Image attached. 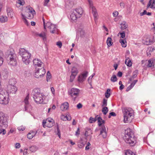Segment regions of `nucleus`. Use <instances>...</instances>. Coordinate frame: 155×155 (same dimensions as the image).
<instances>
[{"label":"nucleus","mask_w":155,"mask_h":155,"mask_svg":"<svg viewBox=\"0 0 155 155\" xmlns=\"http://www.w3.org/2000/svg\"><path fill=\"white\" fill-rule=\"evenodd\" d=\"M5 57L7 58L8 64L11 67H14L17 64V56L13 49L7 51L5 54Z\"/></svg>","instance_id":"f257e3e1"},{"label":"nucleus","mask_w":155,"mask_h":155,"mask_svg":"<svg viewBox=\"0 0 155 155\" xmlns=\"http://www.w3.org/2000/svg\"><path fill=\"white\" fill-rule=\"evenodd\" d=\"M124 139L126 143L129 144L131 146H134L136 143V138L130 128H128L125 130Z\"/></svg>","instance_id":"f03ea898"},{"label":"nucleus","mask_w":155,"mask_h":155,"mask_svg":"<svg viewBox=\"0 0 155 155\" xmlns=\"http://www.w3.org/2000/svg\"><path fill=\"white\" fill-rule=\"evenodd\" d=\"M32 95L35 101L37 103H45L44 99L45 96L41 93L40 90L38 88H36L34 89L32 92Z\"/></svg>","instance_id":"7ed1b4c3"},{"label":"nucleus","mask_w":155,"mask_h":155,"mask_svg":"<svg viewBox=\"0 0 155 155\" xmlns=\"http://www.w3.org/2000/svg\"><path fill=\"white\" fill-rule=\"evenodd\" d=\"M84 11L81 8H78L71 11L70 18L74 21H76L78 18H81L84 14Z\"/></svg>","instance_id":"20e7f679"},{"label":"nucleus","mask_w":155,"mask_h":155,"mask_svg":"<svg viewBox=\"0 0 155 155\" xmlns=\"http://www.w3.org/2000/svg\"><path fill=\"white\" fill-rule=\"evenodd\" d=\"M19 54L22 58V60L26 64H28L31 61V54L24 48H21L19 52Z\"/></svg>","instance_id":"39448f33"},{"label":"nucleus","mask_w":155,"mask_h":155,"mask_svg":"<svg viewBox=\"0 0 155 155\" xmlns=\"http://www.w3.org/2000/svg\"><path fill=\"white\" fill-rule=\"evenodd\" d=\"M124 114V122L125 123L130 122L132 120V111L130 108H124L123 110Z\"/></svg>","instance_id":"423d86ee"},{"label":"nucleus","mask_w":155,"mask_h":155,"mask_svg":"<svg viewBox=\"0 0 155 155\" xmlns=\"http://www.w3.org/2000/svg\"><path fill=\"white\" fill-rule=\"evenodd\" d=\"M8 119L5 114L0 111V128H6L8 126Z\"/></svg>","instance_id":"0eeeda50"},{"label":"nucleus","mask_w":155,"mask_h":155,"mask_svg":"<svg viewBox=\"0 0 155 155\" xmlns=\"http://www.w3.org/2000/svg\"><path fill=\"white\" fill-rule=\"evenodd\" d=\"M90 7L92 10V13L94 17L95 22L97 21L98 15L97 9L94 6L93 2L91 0H88Z\"/></svg>","instance_id":"6e6552de"},{"label":"nucleus","mask_w":155,"mask_h":155,"mask_svg":"<svg viewBox=\"0 0 155 155\" xmlns=\"http://www.w3.org/2000/svg\"><path fill=\"white\" fill-rule=\"evenodd\" d=\"M80 90L75 88H73L71 89L68 91V93L72 97L73 100L75 101L76 98L79 95Z\"/></svg>","instance_id":"1a4fd4ad"},{"label":"nucleus","mask_w":155,"mask_h":155,"mask_svg":"<svg viewBox=\"0 0 155 155\" xmlns=\"http://www.w3.org/2000/svg\"><path fill=\"white\" fill-rule=\"evenodd\" d=\"M41 68H38L35 71V77L37 78H40L43 77L46 73V70L44 66H42Z\"/></svg>","instance_id":"9d476101"},{"label":"nucleus","mask_w":155,"mask_h":155,"mask_svg":"<svg viewBox=\"0 0 155 155\" xmlns=\"http://www.w3.org/2000/svg\"><path fill=\"white\" fill-rule=\"evenodd\" d=\"M29 95L28 94L25 98L23 103L24 104V110L27 112H30L32 110V107L29 103Z\"/></svg>","instance_id":"9b49d317"},{"label":"nucleus","mask_w":155,"mask_h":155,"mask_svg":"<svg viewBox=\"0 0 155 155\" xmlns=\"http://www.w3.org/2000/svg\"><path fill=\"white\" fill-rule=\"evenodd\" d=\"M26 12L28 14L26 15L27 16V18L31 19L33 18L34 15L35 14V12L33 9L29 6L27 7Z\"/></svg>","instance_id":"f8f14e48"},{"label":"nucleus","mask_w":155,"mask_h":155,"mask_svg":"<svg viewBox=\"0 0 155 155\" xmlns=\"http://www.w3.org/2000/svg\"><path fill=\"white\" fill-rule=\"evenodd\" d=\"M46 26L47 27L50 29L51 33H54L57 31V28L56 25L50 22H47L46 23Z\"/></svg>","instance_id":"ddd939ff"},{"label":"nucleus","mask_w":155,"mask_h":155,"mask_svg":"<svg viewBox=\"0 0 155 155\" xmlns=\"http://www.w3.org/2000/svg\"><path fill=\"white\" fill-rule=\"evenodd\" d=\"M71 74L70 76V81L72 82L78 73V70L76 67H73L71 69Z\"/></svg>","instance_id":"4468645a"},{"label":"nucleus","mask_w":155,"mask_h":155,"mask_svg":"<svg viewBox=\"0 0 155 155\" xmlns=\"http://www.w3.org/2000/svg\"><path fill=\"white\" fill-rule=\"evenodd\" d=\"M147 62H146L145 65L147 68H154L155 64V58H151L147 60Z\"/></svg>","instance_id":"2eb2a0df"},{"label":"nucleus","mask_w":155,"mask_h":155,"mask_svg":"<svg viewBox=\"0 0 155 155\" xmlns=\"http://www.w3.org/2000/svg\"><path fill=\"white\" fill-rule=\"evenodd\" d=\"M88 73V72L85 71L83 73L80 75L78 77V81L80 82H82L84 81L87 77Z\"/></svg>","instance_id":"dca6fc26"},{"label":"nucleus","mask_w":155,"mask_h":155,"mask_svg":"<svg viewBox=\"0 0 155 155\" xmlns=\"http://www.w3.org/2000/svg\"><path fill=\"white\" fill-rule=\"evenodd\" d=\"M104 138H106L107 136V130L104 125L102 126L100 129V134Z\"/></svg>","instance_id":"f3484780"},{"label":"nucleus","mask_w":155,"mask_h":155,"mask_svg":"<svg viewBox=\"0 0 155 155\" xmlns=\"http://www.w3.org/2000/svg\"><path fill=\"white\" fill-rule=\"evenodd\" d=\"M33 63L35 65H37L39 67L44 66V63L38 59L35 58L33 61Z\"/></svg>","instance_id":"a211bd4d"},{"label":"nucleus","mask_w":155,"mask_h":155,"mask_svg":"<svg viewBox=\"0 0 155 155\" xmlns=\"http://www.w3.org/2000/svg\"><path fill=\"white\" fill-rule=\"evenodd\" d=\"M8 90L10 93L15 94L17 91V88L15 85H8Z\"/></svg>","instance_id":"6ab92c4d"},{"label":"nucleus","mask_w":155,"mask_h":155,"mask_svg":"<svg viewBox=\"0 0 155 155\" xmlns=\"http://www.w3.org/2000/svg\"><path fill=\"white\" fill-rule=\"evenodd\" d=\"M69 106V104L68 102H65L61 105V109L62 111L66 110L68 109Z\"/></svg>","instance_id":"aec40b11"},{"label":"nucleus","mask_w":155,"mask_h":155,"mask_svg":"<svg viewBox=\"0 0 155 155\" xmlns=\"http://www.w3.org/2000/svg\"><path fill=\"white\" fill-rule=\"evenodd\" d=\"M37 133V131H31L27 135V137L29 139H31L35 136Z\"/></svg>","instance_id":"412c9836"},{"label":"nucleus","mask_w":155,"mask_h":155,"mask_svg":"<svg viewBox=\"0 0 155 155\" xmlns=\"http://www.w3.org/2000/svg\"><path fill=\"white\" fill-rule=\"evenodd\" d=\"M36 35L42 38L44 41L46 40V34L44 32H42L40 34L37 33Z\"/></svg>","instance_id":"4be33fe9"},{"label":"nucleus","mask_w":155,"mask_h":155,"mask_svg":"<svg viewBox=\"0 0 155 155\" xmlns=\"http://www.w3.org/2000/svg\"><path fill=\"white\" fill-rule=\"evenodd\" d=\"M49 123H50V125H48V127H51L53 125L54 123V120L51 118H47L45 122V123L48 124Z\"/></svg>","instance_id":"5701e85b"},{"label":"nucleus","mask_w":155,"mask_h":155,"mask_svg":"<svg viewBox=\"0 0 155 155\" xmlns=\"http://www.w3.org/2000/svg\"><path fill=\"white\" fill-rule=\"evenodd\" d=\"M66 6L67 8H71L74 5V2L72 0H68L66 2Z\"/></svg>","instance_id":"b1692460"},{"label":"nucleus","mask_w":155,"mask_h":155,"mask_svg":"<svg viewBox=\"0 0 155 155\" xmlns=\"http://www.w3.org/2000/svg\"><path fill=\"white\" fill-rule=\"evenodd\" d=\"M125 63L127 66L129 67H130L132 66V63L131 60L128 57H127L126 55L125 56Z\"/></svg>","instance_id":"393cba45"},{"label":"nucleus","mask_w":155,"mask_h":155,"mask_svg":"<svg viewBox=\"0 0 155 155\" xmlns=\"http://www.w3.org/2000/svg\"><path fill=\"white\" fill-rule=\"evenodd\" d=\"M138 73V70H137L133 71L132 76L129 78V81H132L134 78H135L137 76Z\"/></svg>","instance_id":"a878e982"},{"label":"nucleus","mask_w":155,"mask_h":155,"mask_svg":"<svg viewBox=\"0 0 155 155\" xmlns=\"http://www.w3.org/2000/svg\"><path fill=\"white\" fill-rule=\"evenodd\" d=\"M97 120H98V125L100 127L101 126V127L102 126H103V125H102V124H103L104 123L105 121L104 120H103L102 118L101 117H97Z\"/></svg>","instance_id":"bb28decb"},{"label":"nucleus","mask_w":155,"mask_h":155,"mask_svg":"<svg viewBox=\"0 0 155 155\" xmlns=\"http://www.w3.org/2000/svg\"><path fill=\"white\" fill-rule=\"evenodd\" d=\"M8 21V18L5 16H0V22L2 23H4L7 22Z\"/></svg>","instance_id":"cd10ccee"},{"label":"nucleus","mask_w":155,"mask_h":155,"mask_svg":"<svg viewBox=\"0 0 155 155\" xmlns=\"http://www.w3.org/2000/svg\"><path fill=\"white\" fill-rule=\"evenodd\" d=\"M112 39L110 37H108L107 40V46L109 47H110L111 46L113 43L112 42Z\"/></svg>","instance_id":"c85d7f7f"},{"label":"nucleus","mask_w":155,"mask_h":155,"mask_svg":"<svg viewBox=\"0 0 155 155\" xmlns=\"http://www.w3.org/2000/svg\"><path fill=\"white\" fill-rule=\"evenodd\" d=\"M16 83V81L15 79L12 78L9 80V85H15Z\"/></svg>","instance_id":"c756f323"},{"label":"nucleus","mask_w":155,"mask_h":155,"mask_svg":"<svg viewBox=\"0 0 155 155\" xmlns=\"http://www.w3.org/2000/svg\"><path fill=\"white\" fill-rule=\"evenodd\" d=\"M98 115L96 116L95 118H93L92 117H90L89 119V122L90 123H92L95 122L97 120Z\"/></svg>","instance_id":"7c9ffc66"},{"label":"nucleus","mask_w":155,"mask_h":155,"mask_svg":"<svg viewBox=\"0 0 155 155\" xmlns=\"http://www.w3.org/2000/svg\"><path fill=\"white\" fill-rule=\"evenodd\" d=\"M7 11L8 16H9L11 18H12L13 15L12 11L9 8H8Z\"/></svg>","instance_id":"2f4dec72"},{"label":"nucleus","mask_w":155,"mask_h":155,"mask_svg":"<svg viewBox=\"0 0 155 155\" xmlns=\"http://www.w3.org/2000/svg\"><path fill=\"white\" fill-rule=\"evenodd\" d=\"M92 134L91 130L90 129H88L86 130L85 136L86 137H87Z\"/></svg>","instance_id":"473e14b6"},{"label":"nucleus","mask_w":155,"mask_h":155,"mask_svg":"<svg viewBox=\"0 0 155 155\" xmlns=\"http://www.w3.org/2000/svg\"><path fill=\"white\" fill-rule=\"evenodd\" d=\"M85 144L84 142H83L82 140H81L79 143L78 144V147L79 148H81L84 147Z\"/></svg>","instance_id":"72a5a7b5"},{"label":"nucleus","mask_w":155,"mask_h":155,"mask_svg":"<svg viewBox=\"0 0 155 155\" xmlns=\"http://www.w3.org/2000/svg\"><path fill=\"white\" fill-rule=\"evenodd\" d=\"M110 89H108L105 93V96L107 98H109L110 95Z\"/></svg>","instance_id":"f704fd0d"},{"label":"nucleus","mask_w":155,"mask_h":155,"mask_svg":"<svg viewBox=\"0 0 155 155\" xmlns=\"http://www.w3.org/2000/svg\"><path fill=\"white\" fill-rule=\"evenodd\" d=\"M108 111V108L107 107H105L102 108V111L104 115H106Z\"/></svg>","instance_id":"c9c22d12"},{"label":"nucleus","mask_w":155,"mask_h":155,"mask_svg":"<svg viewBox=\"0 0 155 155\" xmlns=\"http://www.w3.org/2000/svg\"><path fill=\"white\" fill-rule=\"evenodd\" d=\"M29 149L32 152H35L38 149V148L35 146H33L30 147Z\"/></svg>","instance_id":"e433bc0d"},{"label":"nucleus","mask_w":155,"mask_h":155,"mask_svg":"<svg viewBox=\"0 0 155 155\" xmlns=\"http://www.w3.org/2000/svg\"><path fill=\"white\" fill-rule=\"evenodd\" d=\"M120 42L121 43L122 47H125L126 46V42L124 39H120Z\"/></svg>","instance_id":"4c0bfd02"},{"label":"nucleus","mask_w":155,"mask_h":155,"mask_svg":"<svg viewBox=\"0 0 155 155\" xmlns=\"http://www.w3.org/2000/svg\"><path fill=\"white\" fill-rule=\"evenodd\" d=\"M121 28L122 29L124 30L128 26L127 25L125 22H123L122 23Z\"/></svg>","instance_id":"58836bf2"},{"label":"nucleus","mask_w":155,"mask_h":155,"mask_svg":"<svg viewBox=\"0 0 155 155\" xmlns=\"http://www.w3.org/2000/svg\"><path fill=\"white\" fill-rule=\"evenodd\" d=\"M111 81L112 82H115L117 81V77L115 75H112L110 79Z\"/></svg>","instance_id":"ea45409f"},{"label":"nucleus","mask_w":155,"mask_h":155,"mask_svg":"<svg viewBox=\"0 0 155 155\" xmlns=\"http://www.w3.org/2000/svg\"><path fill=\"white\" fill-rule=\"evenodd\" d=\"M17 3L21 5H23L25 3V2L23 0H18Z\"/></svg>","instance_id":"a19ab883"},{"label":"nucleus","mask_w":155,"mask_h":155,"mask_svg":"<svg viewBox=\"0 0 155 155\" xmlns=\"http://www.w3.org/2000/svg\"><path fill=\"white\" fill-rule=\"evenodd\" d=\"M126 155H135L133 152L130 150H127L125 153Z\"/></svg>","instance_id":"79ce46f5"},{"label":"nucleus","mask_w":155,"mask_h":155,"mask_svg":"<svg viewBox=\"0 0 155 155\" xmlns=\"http://www.w3.org/2000/svg\"><path fill=\"white\" fill-rule=\"evenodd\" d=\"M47 74V81H48V80H49L51 78V73H50L49 71H48Z\"/></svg>","instance_id":"37998d69"},{"label":"nucleus","mask_w":155,"mask_h":155,"mask_svg":"<svg viewBox=\"0 0 155 155\" xmlns=\"http://www.w3.org/2000/svg\"><path fill=\"white\" fill-rule=\"evenodd\" d=\"M107 100L105 99H104L103 100V104L102 105V106H107Z\"/></svg>","instance_id":"c03bdc74"},{"label":"nucleus","mask_w":155,"mask_h":155,"mask_svg":"<svg viewBox=\"0 0 155 155\" xmlns=\"http://www.w3.org/2000/svg\"><path fill=\"white\" fill-rule=\"evenodd\" d=\"M6 133V131L4 128L0 129V134H5Z\"/></svg>","instance_id":"a18cd8bd"},{"label":"nucleus","mask_w":155,"mask_h":155,"mask_svg":"<svg viewBox=\"0 0 155 155\" xmlns=\"http://www.w3.org/2000/svg\"><path fill=\"white\" fill-rule=\"evenodd\" d=\"M18 129L19 131H23L25 129V127L23 126H21L18 127Z\"/></svg>","instance_id":"49530a36"},{"label":"nucleus","mask_w":155,"mask_h":155,"mask_svg":"<svg viewBox=\"0 0 155 155\" xmlns=\"http://www.w3.org/2000/svg\"><path fill=\"white\" fill-rule=\"evenodd\" d=\"M61 120L64 121H66L67 120L66 115H61Z\"/></svg>","instance_id":"de8ad7c7"},{"label":"nucleus","mask_w":155,"mask_h":155,"mask_svg":"<svg viewBox=\"0 0 155 155\" xmlns=\"http://www.w3.org/2000/svg\"><path fill=\"white\" fill-rule=\"evenodd\" d=\"M137 80H134V81H133V82L132 83L130 86L132 88L134 87V85H135V84L137 82Z\"/></svg>","instance_id":"09e8293b"},{"label":"nucleus","mask_w":155,"mask_h":155,"mask_svg":"<svg viewBox=\"0 0 155 155\" xmlns=\"http://www.w3.org/2000/svg\"><path fill=\"white\" fill-rule=\"evenodd\" d=\"M56 45L60 48H61L62 45V44L61 41H58L57 42Z\"/></svg>","instance_id":"8fccbe9b"},{"label":"nucleus","mask_w":155,"mask_h":155,"mask_svg":"<svg viewBox=\"0 0 155 155\" xmlns=\"http://www.w3.org/2000/svg\"><path fill=\"white\" fill-rule=\"evenodd\" d=\"M57 134L59 138L61 137V133L60 131V130L59 128L58 127V126H57Z\"/></svg>","instance_id":"3c124183"},{"label":"nucleus","mask_w":155,"mask_h":155,"mask_svg":"<svg viewBox=\"0 0 155 155\" xmlns=\"http://www.w3.org/2000/svg\"><path fill=\"white\" fill-rule=\"evenodd\" d=\"M119 34L121 35V37L122 38H124L125 37V33L124 32L119 33Z\"/></svg>","instance_id":"603ef678"},{"label":"nucleus","mask_w":155,"mask_h":155,"mask_svg":"<svg viewBox=\"0 0 155 155\" xmlns=\"http://www.w3.org/2000/svg\"><path fill=\"white\" fill-rule=\"evenodd\" d=\"M152 4V1L151 0H150L147 5V8H148L150 6H151Z\"/></svg>","instance_id":"864d4df0"},{"label":"nucleus","mask_w":155,"mask_h":155,"mask_svg":"<svg viewBox=\"0 0 155 155\" xmlns=\"http://www.w3.org/2000/svg\"><path fill=\"white\" fill-rule=\"evenodd\" d=\"M118 14V12L117 11L114 12L113 13V15L114 17H116Z\"/></svg>","instance_id":"5fc2aeb1"},{"label":"nucleus","mask_w":155,"mask_h":155,"mask_svg":"<svg viewBox=\"0 0 155 155\" xmlns=\"http://www.w3.org/2000/svg\"><path fill=\"white\" fill-rule=\"evenodd\" d=\"M150 8H155V1L154 0H153L152 1V5L151 6V7H150Z\"/></svg>","instance_id":"6e6d98bb"},{"label":"nucleus","mask_w":155,"mask_h":155,"mask_svg":"<svg viewBox=\"0 0 155 155\" xmlns=\"http://www.w3.org/2000/svg\"><path fill=\"white\" fill-rule=\"evenodd\" d=\"M50 0H45L44 5L45 6H47V4L49 2Z\"/></svg>","instance_id":"4d7b16f0"},{"label":"nucleus","mask_w":155,"mask_h":155,"mask_svg":"<svg viewBox=\"0 0 155 155\" xmlns=\"http://www.w3.org/2000/svg\"><path fill=\"white\" fill-rule=\"evenodd\" d=\"M3 62V59L2 57L0 56V66L2 65Z\"/></svg>","instance_id":"13d9d810"},{"label":"nucleus","mask_w":155,"mask_h":155,"mask_svg":"<svg viewBox=\"0 0 155 155\" xmlns=\"http://www.w3.org/2000/svg\"><path fill=\"white\" fill-rule=\"evenodd\" d=\"M147 13V11L146 10H144L143 11V12H141L140 13V16H143L145 15H146Z\"/></svg>","instance_id":"bf43d9fd"},{"label":"nucleus","mask_w":155,"mask_h":155,"mask_svg":"<svg viewBox=\"0 0 155 155\" xmlns=\"http://www.w3.org/2000/svg\"><path fill=\"white\" fill-rule=\"evenodd\" d=\"M20 147V144L19 143H16L15 145V147L16 148H19Z\"/></svg>","instance_id":"052dcab7"},{"label":"nucleus","mask_w":155,"mask_h":155,"mask_svg":"<svg viewBox=\"0 0 155 155\" xmlns=\"http://www.w3.org/2000/svg\"><path fill=\"white\" fill-rule=\"evenodd\" d=\"M77 108L78 109H80L82 107V104L79 103L77 105Z\"/></svg>","instance_id":"680f3d73"},{"label":"nucleus","mask_w":155,"mask_h":155,"mask_svg":"<svg viewBox=\"0 0 155 155\" xmlns=\"http://www.w3.org/2000/svg\"><path fill=\"white\" fill-rule=\"evenodd\" d=\"M90 145V144L89 142H88L87 143V145L85 147V149L86 150H88L89 149V146Z\"/></svg>","instance_id":"e2e57ef3"},{"label":"nucleus","mask_w":155,"mask_h":155,"mask_svg":"<svg viewBox=\"0 0 155 155\" xmlns=\"http://www.w3.org/2000/svg\"><path fill=\"white\" fill-rule=\"evenodd\" d=\"M117 75L118 77H121L122 75V72L120 71H119L117 73Z\"/></svg>","instance_id":"0e129e2a"},{"label":"nucleus","mask_w":155,"mask_h":155,"mask_svg":"<svg viewBox=\"0 0 155 155\" xmlns=\"http://www.w3.org/2000/svg\"><path fill=\"white\" fill-rule=\"evenodd\" d=\"M80 34L81 36L82 37L84 34V32L83 30H81L80 31Z\"/></svg>","instance_id":"69168bd1"},{"label":"nucleus","mask_w":155,"mask_h":155,"mask_svg":"<svg viewBox=\"0 0 155 155\" xmlns=\"http://www.w3.org/2000/svg\"><path fill=\"white\" fill-rule=\"evenodd\" d=\"M80 129L79 128H78L77 129V131L76 132L75 135H79L80 134Z\"/></svg>","instance_id":"338daca9"},{"label":"nucleus","mask_w":155,"mask_h":155,"mask_svg":"<svg viewBox=\"0 0 155 155\" xmlns=\"http://www.w3.org/2000/svg\"><path fill=\"white\" fill-rule=\"evenodd\" d=\"M95 75V73H93L91 76L89 77L88 79V81H89L90 79H91Z\"/></svg>","instance_id":"774afa93"}]
</instances>
